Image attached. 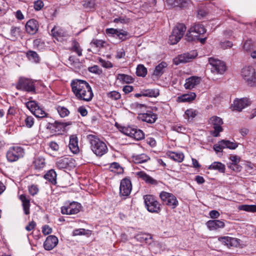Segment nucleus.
I'll use <instances>...</instances> for the list:
<instances>
[{"label": "nucleus", "instance_id": "nucleus-30", "mask_svg": "<svg viewBox=\"0 0 256 256\" xmlns=\"http://www.w3.org/2000/svg\"><path fill=\"white\" fill-rule=\"evenodd\" d=\"M208 169L218 170L220 172L224 173L225 172V166L220 162H212L208 167Z\"/></svg>", "mask_w": 256, "mask_h": 256}, {"label": "nucleus", "instance_id": "nucleus-29", "mask_svg": "<svg viewBox=\"0 0 256 256\" xmlns=\"http://www.w3.org/2000/svg\"><path fill=\"white\" fill-rule=\"evenodd\" d=\"M51 33L52 36L57 39L66 36V32L58 26H54L52 30Z\"/></svg>", "mask_w": 256, "mask_h": 256}, {"label": "nucleus", "instance_id": "nucleus-15", "mask_svg": "<svg viewBox=\"0 0 256 256\" xmlns=\"http://www.w3.org/2000/svg\"><path fill=\"white\" fill-rule=\"evenodd\" d=\"M209 122L213 126L214 128V130L212 132V134L215 137L219 136L220 132L223 130L222 127L223 124L222 120L220 117L214 116L210 118Z\"/></svg>", "mask_w": 256, "mask_h": 256}, {"label": "nucleus", "instance_id": "nucleus-40", "mask_svg": "<svg viewBox=\"0 0 256 256\" xmlns=\"http://www.w3.org/2000/svg\"><path fill=\"white\" fill-rule=\"evenodd\" d=\"M196 116V110L190 108L187 110L184 115L185 119L188 120H192Z\"/></svg>", "mask_w": 256, "mask_h": 256}, {"label": "nucleus", "instance_id": "nucleus-51", "mask_svg": "<svg viewBox=\"0 0 256 256\" xmlns=\"http://www.w3.org/2000/svg\"><path fill=\"white\" fill-rule=\"evenodd\" d=\"M105 42L101 40L94 39L90 42L92 46H94L96 48H102L104 46Z\"/></svg>", "mask_w": 256, "mask_h": 256}, {"label": "nucleus", "instance_id": "nucleus-46", "mask_svg": "<svg viewBox=\"0 0 256 256\" xmlns=\"http://www.w3.org/2000/svg\"><path fill=\"white\" fill-rule=\"evenodd\" d=\"M57 110L62 118H64L68 116L70 114L68 110L64 106H58L57 108Z\"/></svg>", "mask_w": 256, "mask_h": 256}, {"label": "nucleus", "instance_id": "nucleus-10", "mask_svg": "<svg viewBox=\"0 0 256 256\" xmlns=\"http://www.w3.org/2000/svg\"><path fill=\"white\" fill-rule=\"evenodd\" d=\"M161 200L172 209L176 208L178 205V201L172 194L162 191L160 194Z\"/></svg>", "mask_w": 256, "mask_h": 256}, {"label": "nucleus", "instance_id": "nucleus-3", "mask_svg": "<svg viewBox=\"0 0 256 256\" xmlns=\"http://www.w3.org/2000/svg\"><path fill=\"white\" fill-rule=\"evenodd\" d=\"M241 76L248 86H256V72L252 66H244L241 70Z\"/></svg>", "mask_w": 256, "mask_h": 256}, {"label": "nucleus", "instance_id": "nucleus-14", "mask_svg": "<svg viewBox=\"0 0 256 256\" xmlns=\"http://www.w3.org/2000/svg\"><path fill=\"white\" fill-rule=\"evenodd\" d=\"M122 132L126 135L136 140H140L144 138V134L142 130L132 126L124 127L122 128Z\"/></svg>", "mask_w": 256, "mask_h": 256}, {"label": "nucleus", "instance_id": "nucleus-33", "mask_svg": "<svg viewBox=\"0 0 256 256\" xmlns=\"http://www.w3.org/2000/svg\"><path fill=\"white\" fill-rule=\"evenodd\" d=\"M133 161L136 164H141L147 162L150 158L144 154H136L132 156Z\"/></svg>", "mask_w": 256, "mask_h": 256}, {"label": "nucleus", "instance_id": "nucleus-43", "mask_svg": "<svg viewBox=\"0 0 256 256\" xmlns=\"http://www.w3.org/2000/svg\"><path fill=\"white\" fill-rule=\"evenodd\" d=\"M238 209L246 212H256V206L242 204L238 206Z\"/></svg>", "mask_w": 256, "mask_h": 256}, {"label": "nucleus", "instance_id": "nucleus-61", "mask_svg": "<svg viewBox=\"0 0 256 256\" xmlns=\"http://www.w3.org/2000/svg\"><path fill=\"white\" fill-rule=\"evenodd\" d=\"M221 47L223 48L224 49L228 48H230L232 46V42L230 41H226L224 42H222L220 43Z\"/></svg>", "mask_w": 256, "mask_h": 256}, {"label": "nucleus", "instance_id": "nucleus-42", "mask_svg": "<svg viewBox=\"0 0 256 256\" xmlns=\"http://www.w3.org/2000/svg\"><path fill=\"white\" fill-rule=\"evenodd\" d=\"M110 169L112 172H116L118 174H122L123 172V168L118 162H113L110 164Z\"/></svg>", "mask_w": 256, "mask_h": 256}, {"label": "nucleus", "instance_id": "nucleus-34", "mask_svg": "<svg viewBox=\"0 0 256 256\" xmlns=\"http://www.w3.org/2000/svg\"><path fill=\"white\" fill-rule=\"evenodd\" d=\"M44 178L52 184L56 183V174L53 170H48L44 175Z\"/></svg>", "mask_w": 256, "mask_h": 256}, {"label": "nucleus", "instance_id": "nucleus-31", "mask_svg": "<svg viewBox=\"0 0 256 256\" xmlns=\"http://www.w3.org/2000/svg\"><path fill=\"white\" fill-rule=\"evenodd\" d=\"M167 4L172 7H184L187 3L186 0H166Z\"/></svg>", "mask_w": 256, "mask_h": 256}, {"label": "nucleus", "instance_id": "nucleus-28", "mask_svg": "<svg viewBox=\"0 0 256 256\" xmlns=\"http://www.w3.org/2000/svg\"><path fill=\"white\" fill-rule=\"evenodd\" d=\"M196 98V94L194 92H190L187 94H184L178 97L180 102H190Z\"/></svg>", "mask_w": 256, "mask_h": 256}, {"label": "nucleus", "instance_id": "nucleus-16", "mask_svg": "<svg viewBox=\"0 0 256 256\" xmlns=\"http://www.w3.org/2000/svg\"><path fill=\"white\" fill-rule=\"evenodd\" d=\"M132 189L131 181L128 178L121 180L120 186V194L121 196H127L130 194Z\"/></svg>", "mask_w": 256, "mask_h": 256}, {"label": "nucleus", "instance_id": "nucleus-38", "mask_svg": "<svg viewBox=\"0 0 256 256\" xmlns=\"http://www.w3.org/2000/svg\"><path fill=\"white\" fill-rule=\"evenodd\" d=\"M167 64L165 62H162L158 64L155 68L154 72V75L156 76H159L162 75L164 72V69L166 68Z\"/></svg>", "mask_w": 256, "mask_h": 256}, {"label": "nucleus", "instance_id": "nucleus-17", "mask_svg": "<svg viewBox=\"0 0 256 256\" xmlns=\"http://www.w3.org/2000/svg\"><path fill=\"white\" fill-rule=\"evenodd\" d=\"M250 102L246 98H244L240 99H236L233 102V108L234 110L241 111L243 108L249 106Z\"/></svg>", "mask_w": 256, "mask_h": 256}, {"label": "nucleus", "instance_id": "nucleus-39", "mask_svg": "<svg viewBox=\"0 0 256 256\" xmlns=\"http://www.w3.org/2000/svg\"><path fill=\"white\" fill-rule=\"evenodd\" d=\"M20 28L12 26L10 30V40H16L20 36Z\"/></svg>", "mask_w": 256, "mask_h": 256}, {"label": "nucleus", "instance_id": "nucleus-58", "mask_svg": "<svg viewBox=\"0 0 256 256\" xmlns=\"http://www.w3.org/2000/svg\"><path fill=\"white\" fill-rule=\"evenodd\" d=\"M221 145H222V140L218 142V144L214 146V149L216 152H222V149L224 148Z\"/></svg>", "mask_w": 256, "mask_h": 256}, {"label": "nucleus", "instance_id": "nucleus-2", "mask_svg": "<svg viewBox=\"0 0 256 256\" xmlns=\"http://www.w3.org/2000/svg\"><path fill=\"white\" fill-rule=\"evenodd\" d=\"M87 139L90 144V148L97 156H101L106 153L108 147L104 142L95 134H88Z\"/></svg>", "mask_w": 256, "mask_h": 256}, {"label": "nucleus", "instance_id": "nucleus-6", "mask_svg": "<svg viewBox=\"0 0 256 256\" xmlns=\"http://www.w3.org/2000/svg\"><path fill=\"white\" fill-rule=\"evenodd\" d=\"M186 26L183 24H178L172 30L169 36V42L171 44H177L182 38L186 30Z\"/></svg>", "mask_w": 256, "mask_h": 256}, {"label": "nucleus", "instance_id": "nucleus-1", "mask_svg": "<svg viewBox=\"0 0 256 256\" xmlns=\"http://www.w3.org/2000/svg\"><path fill=\"white\" fill-rule=\"evenodd\" d=\"M72 92L78 100L84 102L90 101L94 94L89 84L86 80L76 79L71 82Z\"/></svg>", "mask_w": 256, "mask_h": 256}, {"label": "nucleus", "instance_id": "nucleus-50", "mask_svg": "<svg viewBox=\"0 0 256 256\" xmlns=\"http://www.w3.org/2000/svg\"><path fill=\"white\" fill-rule=\"evenodd\" d=\"M88 70L90 72L95 74H96L100 75L102 71L100 67L96 65H94L92 66L89 67Z\"/></svg>", "mask_w": 256, "mask_h": 256}, {"label": "nucleus", "instance_id": "nucleus-37", "mask_svg": "<svg viewBox=\"0 0 256 256\" xmlns=\"http://www.w3.org/2000/svg\"><path fill=\"white\" fill-rule=\"evenodd\" d=\"M222 145L221 146L222 147L224 148H227L231 150H234L238 146L237 142H230L228 140H222Z\"/></svg>", "mask_w": 256, "mask_h": 256}, {"label": "nucleus", "instance_id": "nucleus-36", "mask_svg": "<svg viewBox=\"0 0 256 256\" xmlns=\"http://www.w3.org/2000/svg\"><path fill=\"white\" fill-rule=\"evenodd\" d=\"M117 79L122 83L130 84L134 82L132 76L126 74H118Z\"/></svg>", "mask_w": 256, "mask_h": 256}, {"label": "nucleus", "instance_id": "nucleus-53", "mask_svg": "<svg viewBox=\"0 0 256 256\" xmlns=\"http://www.w3.org/2000/svg\"><path fill=\"white\" fill-rule=\"evenodd\" d=\"M228 167L236 172H240L242 169V166L238 164L228 163Z\"/></svg>", "mask_w": 256, "mask_h": 256}, {"label": "nucleus", "instance_id": "nucleus-54", "mask_svg": "<svg viewBox=\"0 0 256 256\" xmlns=\"http://www.w3.org/2000/svg\"><path fill=\"white\" fill-rule=\"evenodd\" d=\"M44 6V2L41 0H37L34 2V8L36 11H38L42 10Z\"/></svg>", "mask_w": 256, "mask_h": 256}, {"label": "nucleus", "instance_id": "nucleus-55", "mask_svg": "<svg viewBox=\"0 0 256 256\" xmlns=\"http://www.w3.org/2000/svg\"><path fill=\"white\" fill-rule=\"evenodd\" d=\"M48 146L54 152H57L59 150L58 144L55 142H50L48 144Z\"/></svg>", "mask_w": 256, "mask_h": 256}, {"label": "nucleus", "instance_id": "nucleus-26", "mask_svg": "<svg viewBox=\"0 0 256 256\" xmlns=\"http://www.w3.org/2000/svg\"><path fill=\"white\" fill-rule=\"evenodd\" d=\"M22 203V207L26 214H30V200L25 194H21L19 196Z\"/></svg>", "mask_w": 256, "mask_h": 256}, {"label": "nucleus", "instance_id": "nucleus-60", "mask_svg": "<svg viewBox=\"0 0 256 256\" xmlns=\"http://www.w3.org/2000/svg\"><path fill=\"white\" fill-rule=\"evenodd\" d=\"M209 215L210 218L215 219L218 218L220 216V214L218 210H212L210 212Z\"/></svg>", "mask_w": 256, "mask_h": 256}, {"label": "nucleus", "instance_id": "nucleus-19", "mask_svg": "<svg viewBox=\"0 0 256 256\" xmlns=\"http://www.w3.org/2000/svg\"><path fill=\"white\" fill-rule=\"evenodd\" d=\"M58 238L54 236H48L44 244L45 250H50L55 248L58 244Z\"/></svg>", "mask_w": 256, "mask_h": 256}, {"label": "nucleus", "instance_id": "nucleus-5", "mask_svg": "<svg viewBox=\"0 0 256 256\" xmlns=\"http://www.w3.org/2000/svg\"><path fill=\"white\" fill-rule=\"evenodd\" d=\"M206 32L204 26L201 24H195L188 30L186 37L188 41H192Z\"/></svg>", "mask_w": 256, "mask_h": 256}, {"label": "nucleus", "instance_id": "nucleus-32", "mask_svg": "<svg viewBox=\"0 0 256 256\" xmlns=\"http://www.w3.org/2000/svg\"><path fill=\"white\" fill-rule=\"evenodd\" d=\"M33 164L36 169L41 170L46 165L45 159L43 157L38 156L34 158Z\"/></svg>", "mask_w": 256, "mask_h": 256}, {"label": "nucleus", "instance_id": "nucleus-12", "mask_svg": "<svg viewBox=\"0 0 256 256\" xmlns=\"http://www.w3.org/2000/svg\"><path fill=\"white\" fill-rule=\"evenodd\" d=\"M26 108L36 117L42 118L46 116V113L35 101H29L26 104Z\"/></svg>", "mask_w": 256, "mask_h": 256}, {"label": "nucleus", "instance_id": "nucleus-8", "mask_svg": "<svg viewBox=\"0 0 256 256\" xmlns=\"http://www.w3.org/2000/svg\"><path fill=\"white\" fill-rule=\"evenodd\" d=\"M208 62L211 66V72L214 74H223L226 70L225 62L218 58H210Z\"/></svg>", "mask_w": 256, "mask_h": 256}, {"label": "nucleus", "instance_id": "nucleus-48", "mask_svg": "<svg viewBox=\"0 0 256 256\" xmlns=\"http://www.w3.org/2000/svg\"><path fill=\"white\" fill-rule=\"evenodd\" d=\"M218 240L224 242L226 245H231L234 242L236 241V238L229 236H224L218 238Z\"/></svg>", "mask_w": 256, "mask_h": 256}, {"label": "nucleus", "instance_id": "nucleus-47", "mask_svg": "<svg viewBox=\"0 0 256 256\" xmlns=\"http://www.w3.org/2000/svg\"><path fill=\"white\" fill-rule=\"evenodd\" d=\"M107 96L112 100H116L121 98L120 94L116 91H112L106 94Z\"/></svg>", "mask_w": 256, "mask_h": 256}, {"label": "nucleus", "instance_id": "nucleus-24", "mask_svg": "<svg viewBox=\"0 0 256 256\" xmlns=\"http://www.w3.org/2000/svg\"><path fill=\"white\" fill-rule=\"evenodd\" d=\"M186 81L185 88L186 89H192L200 83V78L198 76H192L187 78Z\"/></svg>", "mask_w": 256, "mask_h": 256}, {"label": "nucleus", "instance_id": "nucleus-62", "mask_svg": "<svg viewBox=\"0 0 256 256\" xmlns=\"http://www.w3.org/2000/svg\"><path fill=\"white\" fill-rule=\"evenodd\" d=\"M116 36L122 40H126V37L128 36V32L124 31L122 32L118 30V32L116 33Z\"/></svg>", "mask_w": 256, "mask_h": 256}, {"label": "nucleus", "instance_id": "nucleus-11", "mask_svg": "<svg viewBox=\"0 0 256 256\" xmlns=\"http://www.w3.org/2000/svg\"><path fill=\"white\" fill-rule=\"evenodd\" d=\"M81 208L80 204L78 202H66L62 206L61 212L63 214H75L80 212Z\"/></svg>", "mask_w": 256, "mask_h": 256}, {"label": "nucleus", "instance_id": "nucleus-59", "mask_svg": "<svg viewBox=\"0 0 256 256\" xmlns=\"http://www.w3.org/2000/svg\"><path fill=\"white\" fill-rule=\"evenodd\" d=\"M42 232L44 235H48L52 233V229L48 225H44L42 227Z\"/></svg>", "mask_w": 256, "mask_h": 256}, {"label": "nucleus", "instance_id": "nucleus-18", "mask_svg": "<svg viewBox=\"0 0 256 256\" xmlns=\"http://www.w3.org/2000/svg\"><path fill=\"white\" fill-rule=\"evenodd\" d=\"M68 125L69 123L55 122L54 124H49L47 128L54 132L60 134L64 132L66 127Z\"/></svg>", "mask_w": 256, "mask_h": 256}, {"label": "nucleus", "instance_id": "nucleus-63", "mask_svg": "<svg viewBox=\"0 0 256 256\" xmlns=\"http://www.w3.org/2000/svg\"><path fill=\"white\" fill-rule=\"evenodd\" d=\"M36 222L34 221H32V222H30L28 224V226H26V230L28 232H30V231L32 230H34V228L36 227Z\"/></svg>", "mask_w": 256, "mask_h": 256}, {"label": "nucleus", "instance_id": "nucleus-27", "mask_svg": "<svg viewBox=\"0 0 256 256\" xmlns=\"http://www.w3.org/2000/svg\"><path fill=\"white\" fill-rule=\"evenodd\" d=\"M138 176L146 182L150 184H156L157 182L152 177L147 174L144 172H140L138 173Z\"/></svg>", "mask_w": 256, "mask_h": 256}, {"label": "nucleus", "instance_id": "nucleus-56", "mask_svg": "<svg viewBox=\"0 0 256 256\" xmlns=\"http://www.w3.org/2000/svg\"><path fill=\"white\" fill-rule=\"evenodd\" d=\"M29 192L32 196H34L38 192V188L36 185H32L29 187Z\"/></svg>", "mask_w": 256, "mask_h": 256}, {"label": "nucleus", "instance_id": "nucleus-52", "mask_svg": "<svg viewBox=\"0 0 256 256\" xmlns=\"http://www.w3.org/2000/svg\"><path fill=\"white\" fill-rule=\"evenodd\" d=\"M24 124L28 128H32L34 124V118L32 116H26L24 119Z\"/></svg>", "mask_w": 256, "mask_h": 256}, {"label": "nucleus", "instance_id": "nucleus-7", "mask_svg": "<svg viewBox=\"0 0 256 256\" xmlns=\"http://www.w3.org/2000/svg\"><path fill=\"white\" fill-rule=\"evenodd\" d=\"M24 154V150L23 148L19 146H13L8 148L6 154V156L7 160L9 162H12L22 158Z\"/></svg>", "mask_w": 256, "mask_h": 256}, {"label": "nucleus", "instance_id": "nucleus-49", "mask_svg": "<svg viewBox=\"0 0 256 256\" xmlns=\"http://www.w3.org/2000/svg\"><path fill=\"white\" fill-rule=\"evenodd\" d=\"M72 50L76 52L79 56L82 55V50L81 48L80 44L78 42H74Z\"/></svg>", "mask_w": 256, "mask_h": 256}, {"label": "nucleus", "instance_id": "nucleus-9", "mask_svg": "<svg viewBox=\"0 0 256 256\" xmlns=\"http://www.w3.org/2000/svg\"><path fill=\"white\" fill-rule=\"evenodd\" d=\"M18 90H24L28 92H36L34 82L32 80L25 78H20L16 85Z\"/></svg>", "mask_w": 256, "mask_h": 256}, {"label": "nucleus", "instance_id": "nucleus-25", "mask_svg": "<svg viewBox=\"0 0 256 256\" xmlns=\"http://www.w3.org/2000/svg\"><path fill=\"white\" fill-rule=\"evenodd\" d=\"M166 154L170 159L178 162H182L184 158V154L181 152L168 151Z\"/></svg>", "mask_w": 256, "mask_h": 256}, {"label": "nucleus", "instance_id": "nucleus-22", "mask_svg": "<svg viewBox=\"0 0 256 256\" xmlns=\"http://www.w3.org/2000/svg\"><path fill=\"white\" fill-rule=\"evenodd\" d=\"M68 147L70 151L74 154H77L79 152L78 139L76 135H72L70 136Z\"/></svg>", "mask_w": 256, "mask_h": 256}, {"label": "nucleus", "instance_id": "nucleus-23", "mask_svg": "<svg viewBox=\"0 0 256 256\" xmlns=\"http://www.w3.org/2000/svg\"><path fill=\"white\" fill-rule=\"evenodd\" d=\"M26 32L30 34H36L38 30L37 21L34 19L29 20L26 24Z\"/></svg>", "mask_w": 256, "mask_h": 256}, {"label": "nucleus", "instance_id": "nucleus-20", "mask_svg": "<svg viewBox=\"0 0 256 256\" xmlns=\"http://www.w3.org/2000/svg\"><path fill=\"white\" fill-rule=\"evenodd\" d=\"M157 118L156 114L151 111H148L146 113H142L138 114V118L140 120L149 124H153L155 122Z\"/></svg>", "mask_w": 256, "mask_h": 256}, {"label": "nucleus", "instance_id": "nucleus-57", "mask_svg": "<svg viewBox=\"0 0 256 256\" xmlns=\"http://www.w3.org/2000/svg\"><path fill=\"white\" fill-rule=\"evenodd\" d=\"M100 62L102 66L106 68H111L112 67V64L109 61H106L102 58H100Z\"/></svg>", "mask_w": 256, "mask_h": 256}, {"label": "nucleus", "instance_id": "nucleus-41", "mask_svg": "<svg viewBox=\"0 0 256 256\" xmlns=\"http://www.w3.org/2000/svg\"><path fill=\"white\" fill-rule=\"evenodd\" d=\"M159 90L158 89H148L143 92L142 96L148 97H156L159 95Z\"/></svg>", "mask_w": 256, "mask_h": 256}, {"label": "nucleus", "instance_id": "nucleus-64", "mask_svg": "<svg viewBox=\"0 0 256 256\" xmlns=\"http://www.w3.org/2000/svg\"><path fill=\"white\" fill-rule=\"evenodd\" d=\"M78 112L82 116H86L88 114L87 110L83 106H80L78 108Z\"/></svg>", "mask_w": 256, "mask_h": 256}, {"label": "nucleus", "instance_id": "nucleus-35", "mask_svg": "<svg viewBox=\"0 0 256 256\" xmlns=\"http://www.w3.org/2000/svg\"><path fill=\"white\" fill-rule=\"evenodd\" d=\"M70 160L68 158H62L58 160L56 164L60 170L66 168L69 165Z\"/></svg>", "mask_w": 256, "mask_h": 256}, {"label": "nucleus", "instance_id": "nucleus-4", "mask_svg": "<svg viewBox=\"0 0 256 256\" xmlns=\"http://www.w3.org/2000/svg\"><path fill=\"white\" fill-rule=\"evenodd\" d=\"M144 203L146 210L150 212L159 214L161 211V205L152 195L144 196Z\"/></svg>", "mask_w": 256, "mask_h": 256}, {"label": "nucleus", "instance_id": "nucleus-45", "mask_svg": "<svg viewBox=\"0 0 256 256\" xmlns=\"http://www.w3.org/2000/svg\"><path fill=\"white\" fill-rule=\"evenodd\" d=\"M136 74L138 76L144 77L147 74V70L143 65L139 64L137 66Z\"/></svg>", "mask_w": 256, "mask_h": 256}, {"label": "nucleus", "instance_id": "nucleus-21", "mask_svg": "<svg viewBox=\"0 0 256 256\" xmlns=\"http://www.w3.org/2000/svg\"><path fill=\"white\" fill-rule=\"evenodd\" d=\"M206 226L210 230H214L224 228L225 226V224L223 221L214 220L208 221Z\"/></svg>", "mask_w": 256, "mask_h": 256}, {"label": "nucleus", "instance_id": "nucleus-13", "mask_svg": "<svg viewBox=\"0 0 256 256\" xmlns=\"http://www.w3.org/2000/svg\"><path fill=\"white\" fill-rule=\"evenodd\" d=\"M198 56V52L196 50H192L190 52L184 53L178 55L174 59V63L178 65L180 63H186L195 58Z\"/></svg>", "mask_w": 256, "mask_h": 256}, {"label": "nucleus", "instance_id": "nucleus-44", "mask_svg": "<svg viewBox=\"0 0 256 256\" xmlns=\"http://www.w3.org/2000/svg\"><path fill=\"white\" fill-rule=\"evenodd\" d=\"M26 55L30 60L34 62H39V57L36 52L34 51H28Z\"/></svg>", "mask_w": 256, "mask_h": 256}]
</instances>
